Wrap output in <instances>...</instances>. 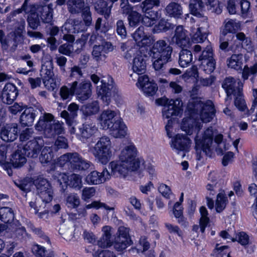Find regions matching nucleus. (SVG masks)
Here are the masks:
<instances>
[{
  "label": "nucleus",
  "mask_w": 257,
  "mask_h": 257,
  "mask_svg": "<svg viewBox=\"0 0 257 257\" xmlns=\"http://www.w3.org/2000/svg\"><path fill=\"white\" fill-rule=\"evenodd\" d=\"M101 83V85L96 88L98 97L102 100L104 105H108L110 102L113 86L104 80H102Z\"/></svg>",
  "instance_id": "nucleus-20"
},
{
  "label": "nucleus",
  "mask_w": 257,
  "mask_h": 257,
  "mask_svg": "<svg viewBox=\"0 0 257 257\" xmlns=\"http://www.w3.org/2000/svg\"><path fill=\"white\" fill-rule=\"evenodd\" d=\"M142 16L138 12L135 11L127 16L128 24L131 27H136L139 26L142 21Z\"/></svg>",
  "instance_id": "nucleus-56"
},
{
  "label": "nucleus",
  "mask_w": 257,
  "mask_h": 257,
  "mask_svg": "<svg viewBox=\"0 0 257 257\" xmlns=\"http://www.w3.org/2000/svg\"><path fill=\"white\" fill-rule=\"evenodd\" d=\"M96 193V189L94 187H85L82 191L81 198L85 202H88Z\"/></svg>",
  "instance_id": "nucleus-59"
},
{
  "label": "nucleus",
  "mask_w": 257,
  "mask_h": 257,
  "mask_svg": "<svg viewBox=\"0 0 257 257\" xmlns=\"http://www.w3.org/2000/svg\"><path fill=\"white\" fill-rule=\"evenodd\" d=\"M95 157L102 164L105 165L111 156V144L108 137H102L94 147Z\"/></svg>",
  "instance_id": "nucleus-7"
},
{
  "label": "nucleus",
  "mask_w": 257,
  "mask_h": 257,
  "mask_svg": "<svg viewBox=\"0 0 257 257\" xmlns=\"http://www.w3.org/2000/svg\"><path fill=\"white\" fill-rule=\"evenodd\" d=\"M149 57V54L146 52V50L141 51L139 49V52L133 59L132 69L134 73L138 75L144 74L146 71L147 61Z\"/></svg>",
  "instance_id": "nucleus-12"
},
{
  "label": "nucleus",
  "mask_w": 257,
  "mask_h": 257,
  "mask_svg": "<svg viewBox=\"0 0 257 257\" xmlns=\"http://www.w3.org/2000/svg\"><path fill=\"white\" fill-rule=\"evenodd\" d=\"M74 86V94L76 98L82 102L89 99L92 94V84L89 80H84L81 82L77 80L72 82Z\"/></svg>",
  "instance_id": "nucleus-11"
},
{
  "label": "nucleus",
  "mask_w": 257,
  "mask_h": 257,
  "mask_svg": "<svg viewBox=\"0 0 257 257\" xmlns=\"http://www.w3.org/2000/svg\"><path fill=\"white\" fill-rule=\"evenodd\" d=\"M216 110L213 104H204L201 108L200 116L204 122L210 121L215 115Z\"/></svg>",
  "instance_id": "nucleus-34"
},
{
  "label": "nucleus",
  "mask_w": 257,
  "mask_h": 257,
  "mask_svg": "<svg viewBox=\"0 0 257 257\" xmlns=\"http://www.w3.org/2000/svg\"><path fill=\"white\" fill-rule=\"evenodd\" d=\"M25 153L23 152L21 147H18L17 150L11 155L10 161V168H19L22 167L26 163L27 159Z\"/></svg>",
  "instance_id": "nucleus-24"
},
{
  "label": "nucleus",
  "mask_w": 257,
  "mask_h": 257,
  "mask_svg": "<svg viewBox=\"0 0 257 257\" xmlns=\"http://www.w3.org/2000/svg\"><path fill=\"white\" fill-rule=\"evenodd\" d=\"M20 132L18 124L16 123L7 124L2 128L0 136L2 140L6 142H12L16 140Z\"/></svg>",
  "instance_id": "nucleus-16"
},
{
  "label": "nucleus",
  "mask_w": 257,
  "mask_h": 257,
  "mask_svg": "<svg viewBox=\"0 0 257 257\" xmlns=\"http://www.w3.org/2000/svg\"><path fill=\"white\" fill-rule=\"evenodd\" d=\"M63 122H60L58 120L53 122L50 127L48 128V131L46 135L47 138L54 137L56 135H60L64 133V128Z\"/></svg>",
  "instance_id": "nucleus-38"
},
{
  "label": "nucleus",
  "mask_w": 257,
  "mask_h": 257,
  "mask_svg": "<svg viewBox=\"0 0 257 257\" xmlns=\"http://www.w3.org/2000/svg\"><path fill=\"white\" fill-rule=\"evenodd\" d=\"M191 140L186 135L177 134L172 140L171 147L178 151L188 152Z\"/></svg>",
  "instance_id": "nucleus-18"
},
{
  "label": "nucleus",
  "mask_w": 257,
  "mask_h": 257,
  "mask_svg": "<svg viewBox=\"0 0 257 257\" xmlns=\"http://www.w3.org/2000/svg\"><path fill=\"white\" fill-rule=\"evenodd\" d=\"M54 121V116L50 113L45 112L40 116L39 119L35 125V130L39 132H43L45 136L48 131V128L52 125Z\"/></svg>",
  "instance_id": "nucleus-21"
},
{
  "label": "nucleus",
  "mask_w": 257,
  "mask_h": 257,
  "mask_svg": "<svg viewBox=\"0 0 257 257\" xmlns=\"http://www.w3.org/2000/svg\"><path fill=\"white\" fill-rule=\"evenodd\" d=\"M44 145L43 137L38 136L34 137L27 142L23 146L22 150L28 158H37L40 155Z\"/></svg>",
  "instance_id": "nucleus-10"
},
{
  "label": "nucleus",
  "mask_w": 257,
  "mask_h": 257,
  "mask_svg": "<svg viewBox=\"0 0 257 257\" xmlns=\"http://www.w3.org/2000/svg\"><path fill=\"white\" fill-rule=\"evenodd\" d=\"M228 202L227 196L222 193H219L217 195V199L215 202V211L217 213H221L225 208Z\"/></svg>",
  "instance_id": "nucleus-42"
},
{
  "label": "nucleus",
  "mask_w": 257,
  "mask_h": 257,
  "mask_svg": "<svg viewBox=\"0 0 257 257\" xmlns=\"http://www.w3.org/2000/svg\"><path fill=\"white\" fill-rule=\"evenodd\" d=\"M158 87L154 82H147L142 85V90L146 96H153L156 93Z\"/></svg>",
  "instance_id": "nucleus-46"
},
{
  "label": "nucleus",
  "mask_w": 257,
  "mask_h": 257,
  "mask_svg": "<svg viewBox=\"0 0 257 257\" xmlns=\"http://www.w3.org/2000/svg\"><path fill=\"white\" fill-rule=\"evenodd\" d=\"M236 82L232 77H228L224 79L222 83V87L224 89L228 98L232 95H235L238 93H241L242 88L236 86Z\"/></svg>",
  "instance_id": "nucleus-23"
},
{
  "label": "nucleus",
  "mask_w": 257,
  "mask_h": 257,
  "mask_svg": "<svg viewBox=\"0 0 257 257\" xmlns=\"http://www.w3.org/2000/svg\"><path fill=\"white\" fill-rule=\"evenodd\" d=\"M202 124L198 120L193 117H184L181 124V129L186 132V134L191 136L194 132L197 131V134L194 138L195 149L197 156H199L201 152L209 157L211 156V145L213 142V130L211 126L207 128L202 134V136L199 137V132L202 128Z\"/></svg>",
  "instance_id": "nucleus-1"
},
{
  "label": "nucleus",
  "mask_w": 257,
  "mask_h": 257,
  "mask_svg": "<svg viewBox=\"0 0 257 257\" xmlns=\"http://www.w3.org/2000/svg\"><path fill=\"white\" fill-rule=\"evenodd\" d=\"M187 33V31L182 26H178L176 27L173 40L179 47L184 48L189 44V38Z\"/></svg>",
  "instance_id": "nucleus-25"
},
{
  "label": "nucleus",
  "mask_w": 257,
  "mask_h": 257,
  "mask_svg": "<svg viewBox=\"0 0 257 257\" xmlns=\"http://www.w3.org/2000/svg\"><path fill=\"white\" fill-rule=\"evenodd\" d=\"M174 27L175 25L174 24L169 22L168 20L162 18L160 15V18L157 20V23L152 29V31L154 34L167 32L173 30Z\"/></svg>",
  "instance_id": "nucleus-27"
},
{
  "label": "nucleus",
  "mask_w": 257,
  "mask_h": 257,
  "mask_svg": "<svg viewBox=\"0 0 257 257\" xmlns=\"http://www.w3.org/2000/svg\"><path fill=\"white\" fill-rule=\"evenodd\" d=\"M114 111H103L99 117L103 130L109 129L110 134L115 138H123L126 135L127 127L121 118L116 119Z\"/></svg>",
  "instance_id": "nucleus-5"
},
{
  "label": "nucleus",
  "mask_w": 257,
  "mask_h": 257,
  "mask_svg": "<svg viewBox=\"0 0 257 257\" xmlns=\"http://www.w3.org/2000/svg\"><path fill=\"white\" fill-rule=\"evenodd\" d=\"M82 13V17L83 20L82 21L85 25L88 28L92 25V14L90 11V9L88 7H86L82 10H80V12Z\"/></svg>",
  "instance_id": "nucleus-61"
},
{
  "label": "nucleus",
  "mask_w": 257,
  "mask_h": 257,
  "mask_svg": "<svg viewBox=\"0 0 257 257\" xmlns=\"http://www.w3.org/2000/svg\"><path fill=\"white\" fill-rule=\"evenodd\" d=\"M14 212L12 208L2 207L0 209V221L6 224L12 223L15 219Z\"/></svg>",
  "instance_id": "nucleus-37"
},
{
  "label": "nucleus",
  "mask_w": 257,
  "mask_h": 257,
  "mask_svg": "<svg viewBox=\"0 0 257 257\" xmlns=\"http://www.w3.org/2000/svg\"><path fill=\"white\" fill-rule=\"evenodd\" d=\"M69 159L68 167L72 171L86 170L90 167L89 162L84 160L78 153H69Z\"/></svg>",
  "instance_id": "nucleus-15"
},
{
  "label": "nucleus",
  "mask_w": 257,
  "mask_h": 257,
  "mask_svg": "<svg viewBox=\"0 0 257 257\" xmlns=\"http://www.w3.org/2000/svg\"><path fill=\"white\" fill-rule=\"evenodd\" d=\"M227 66L236 70H241L242 65V55L232 54L227 60Z\"/></svg>",
  "instance_id": "nucleus-39"
},
{
  "label": "nucleus",
  "mask_w": 257,
  "mask_h": 257,
  "mask_svg": "<svg viewBox=\"0 0 257 257\" xmlns=\"http://www.w3.org/2000/svg\"><path fill=\"white\" fill-rule=\"evenodd\" d=\"M201 101L193 100L189 102L186 107V111L189 114L188 117H193V115L201 113Z\"/></svg>",
  "instance_id": "nucleus-43"
},
{
  "label": "nucleus",
  "mask_w": 257,
  "mask_h": 257,
  "mask_svg": "<svg viewBox=\"0 0 257 257\" xmlns=\"http://www.w3.org/2000/svg\"><path fill=\"white\" fill-rule=\"evenodd\" d=\"M53 71L46 69V72L42 78L43 82L46 87L54 88L56 85L55 79L54 77Z\"/></svg>",
  "instance_id": "nucleus-47"
},
{
  "label": "nucleus",
  "mask_w": 257,
  "mask_h": 257,
  "mask_svg": "<svg viewBox=\"0 0 257 257\" xmlns=\"http://www.w3.org/2000/svg\"><path fill=\"white\" fill-rule=\"evenodd\" d=\"M64 29L68 33L78 34L87 30L88 27L81 20L74 19L71 24H66L64 26Z\"/></svg>",
  "instance_id": "nucleus-29"
},
{
  "label": "nucleus",
  "mask_w": 257,
  "mask_h": 257,
  "mask_svg": "<svg viewBox=\"0 0 257 257\" xmlns=\"http://www.w3.org/2000/svg\"><path fill=\"white\" fill-rule=\"evenodd\" d=\"M102 47L100 45H95L93 47L92 55L93 58L97 62L102 60L103 59L104 60L106 58L105 54L102 48H101Z\"/></svg>",
  "instance_id": "nucleus-60"
},
{
  "label": "nucleus",
  "mask_w": 257,
  "mask_h": 257,
  "mask_svg": "<svg viewBox=\"0 0 257 257\" xmlns=\"http://www.w3.org/2000/svg\"><path fill=\"white\" fill-rule=\"evenodd\" d=\"M110 178V173L105 168L102 172L97 171H91L86 176L85 181L89 185H97L105 182Z\"/></svg>",
  "instance_id": "nucleus-17"
},
{
  "label": "nucleus",
  "mask_w": 257,
  "mask_h": 257,
  "mask_svg": "<svg viewBox=\"0 0 257 257\" xmlns=\"http://www.w3.org/2000/svg\"><path fill=\"white\" fill-rule=\"evenodd\" d=\"M193 61L192 52L187 49H183L179 53L178 63L180 67L185 68L188 67Z\"/></svg>",
  "instance_id": "nucleus-36"
},
{
  "label": "nucleus",
  "mask_w": 257,
  "mask_h": 257,
  "mask_svg": "<svg viewBox=\"0 0 257 257\" xmlns=\"http://www.w3.org/2000/svg\"><path fill=\"white\" fill-rule=\"evenodd\" d=\"M66 204L69 207L77 208L80 204V199L77 194H70L66 198Z\"/></svg>",
  "instance_id": "nucleus-64"
},
{
  "label": "nucleus",
  "mask_w": 257,
  "mask_h": 257,
  "mask_svg": "<svg viewBox=\"0 0 257 257\" xmlns=\"http://www.w3.org/2000/svg\"><path fill=\"white\" fill-rule=\"evenodd\" d=\"M38 112L34 107H26L20 117V123L22 126H30L33 124Z\"/></svg>",
  "instance_id": "nucleus-22"
},
{
  "label": "nucleus",
  "mask_w": 257,
  "mask_h": 257,
  "mask_svg": "<svg viewBox=\"0 0 257 257\" xmlns=\"http://www.w3.org/2000/svg\"><path fill=\"white\" fill-rule=\"evenodd\" d=\"M235 23L232 20L228 21L225 25L224 28L223 29L221 35L224 37H228L227 40H234L235 38L234 34L235 33Z\"/></svg>",
  "instance_id": "nucleus-41"
},
{
  "label": "nucleus",
  "mask_w": 257,
  "mask_h": 257,
  "mask_svg": "<svg viewBox=\"0 0 257 257\" xmlns=\"http://www.w3.org/2000/svg\"><path fill=\"white\" fill-rule=\"evenodd\" d=\"M143 26L139 27L133 34V38L141 51L147 50V47L152 44L151 36L144 32Z\"/></svg>",
  "instance_id": "nucleus-14"
},
{
  "label": "nucleus",
  "mask_w": 257,
  "mask_h": 257,
  "mask_svg": "<svg viewBox=\"0 0 257 257\" xmlns=\"http://www.w3.org/2000/svg\"><path fill=\"white\" fill-rule=\"evenodd\" d=\"M181 102V98H177L175 99H169L166 97L164 96L161 98H159L156 100V104L159 106H164V109L168 106H171L173 104H175L178 102L179 104Z\"/></svg>",
  "instance_id": "nucleus-55"
},
{
  "label": "nucleus",
  "mask_w": 257,
  "mask_h": 257,
  "mask_svg": "<svg viewBox=\"0 0 257 257\" xmlns=\"http://www.w3.org/2000/svg\"><path fill=\"white\" fill-rule=\"evenodd\" d=\"M23 12L28 14L27 22L29 27L33 30H36L40 25V19L35 6L31 5L28 7L26 11Z\"/></svg>",
  "instance_id": "nucleus-26"
},
{
  "label": "nucleus",
  "mask_w": 257,
  "mask_h": 257,
  "mask_svg": "<svg viewBox=\"0 0 257 257\" xmlns=\"http://www.w3.org/2000/svg\"><path fill=\"white\" fill-rule=\"evenodd\" d=\"M102 18H98L96 20L95 24V30L98 35H105L109 29L108 24L105 22L103 24H102Z\"/></svg>",
  "instance_id": "nucleus-58"
},
{
  "label": "nucleus",
  "mask_w": 257,
  "mask_h": 257,
  "mask_svg": "<svg viewBox=\"0 0 257 257\" xmlns=\"http://www.w3.org/2000/svg\"><path fill=\"white\" fill-rule=\"evenodd\" d=\"M74 86H73L72 82L68 83L67 85L62 86L59 91V95L61 99L67 102L71 100L74 94Z\"/></svg>",
  "instance_id": "nucleus-35"
},
{
  "label": "nucleus",
  "mask_w": 257,
  "mask_h": 257,
  "mask_svg": "<svg viewBox=\"0 0 257 257\" xmlns=\"http://www.w3.org/2000/svg\"><path fill=\"white\" fill-rule=\"evenodd\" d=\"M33 251L37 257H54V256L53 251L47 250L44 247L38 244L33 247Z\"/></svg>",
  "instance_id": "nucleus-50"
},
{
  "label": "nucleus",
  "mask_w": 257,
  "mask_h": 257,
  "mask_svg": "<svg viewBox=\"0 0 257 257\" xmlns=\"http://www.w3.org/2000/svg\"><path fill=\"white\" fill-rule=\"evenodd\" d=\"M39 157L40 162L45 166L52 162L54 164L55 162L54 159V152L51 147H45L41 151Z\"/></svg>",
  "instance_id": "nucleus-31"
},
{
  "label": "nucleus",
  "mask_w": 257,
  "mask_h": 257,
  "mask_svg": "<svg viewBox=\"0 0 257 257\" xmlns=\"http://www.w3.org/2000/svg\"><path fill=\"white\" fill-rule=\"evenodd\" d=\"M214 56L212 48L208 46L198 55L200 68L206 74H211L216 68V61Z\"/></svg>",
  "instance_id": "nucleus-8"
},
{
  "label": "nucleus",
  "mask_w": 257,
  "mask_h": 257,
  "mask_svg": "<svg viewBox=\"0 0 257 257\" xmlns=\"http://www.w3.org/2000/svg\"><path fill=\"white\" fill-rule=\"evenodd\" d=\"M166 11L168 16L171 18L179 19L183 17L182 7L177 3L171 2L166 7Z\"/></svg>",
  "instance_id": "nucleus-28"
},
{
  "label": "nucleus",
  "mask_w": 257,
  "mask_h": 257,
  "mask_svg": "<svg viewBox=\"0 0 257 257\" xmlns=\"http://www.w3.org/2000/svg\"><path fill=\"white\" fill-rule=\"evenodd\" d=\"M97 131V128L92 123L84 122L78 126L77 138L82 142L87 141Z\"/></svg>",
  "instance_id": "nucleus-19"
},
{
  "label": "nucleus",
  "mask_w": 257,
  "mask_h": 257,
  "mask_svg": "<svg viewBox=\"0 0 257 257\" xmlns=\"http://www.w3.org/2000/svg\"><path fill=\"white\" fill-rule=\"evenodd\" d=\"M137 149L134 144L126 146L119 155V160L110 162V175L114 177H124L128 171H136L140 166V162L137 158Z\"/></svg>",
  "instance_id": "nucleus-2"
},
{
  "label": "nucleus",
  "mask_w": 257,
  "mask_h": 257,
  "mask_svg": "<svg viewBox=\"0 0 257 257\" xmlns=\"http://www.w3.org/2000/svg\"><path fill=\"white\" fill-rule=\"evenodd\" d=\"M39 197L45 203L50 202L53 198V190L50 182L43 177H38L34 181Z\"/></svg>",
  "instance_id": "nucleus-9"
},
{
  "label": "nucleus",
  "mask_w": 257,
  "mask_h": 257,
  "mask_svg": "<svg viewBox=\"0 0 257 257\" xmlns=\"http://www.w3.org/2000/svg\"><path fill=\"white\" fill-rule=\"evenodd\" d=\"M208 34L204 31L202 27H199L196 29L195 33L191 36V39L194 43H203L207 37Z\"/></svg>",
  "instance_id": "nucleus-45"
},
{
  "label": "nucleus",
  "mask_w": 257,
  "mask_h": 257,
  "mask_svg": "<svg viewBox=\"0 0 257 257\" xmlns=\"http://www.w3.org/2000/svg\"><path fill=\"white\" fill-rule=\"evenodd\" d=\"M3 149V150L0 147V166L7 171L9 176H12L13 174V170L10 168V163L6 161L7 150L4 148Z\"/></svg>",
  "instance_id": "nucleus-44"
},
{
  "label": "nucleus",
  "mask_w": 257,
  "mask_h": 257,
  "mask_svg": "<svg viewBox=\"0 0 257 257\" xmlns=\"http://www.w3.org/2000/svg\"><path fill=\"white\" fill-rule=\"evenodd\" d=\"M236 40L234 41L235 44H236L237 46H241L242 48L247 47L250 45L251 43L250 40L246 37L245 35L243 32H238L234 34Z\"/></svg>",
  "instance_id": "nucleus-52"
},
{
  "label": "nucleus",
  "mask_w": 257,
  "mask_h": 257,
  "mask_svg": "<svg viewBox=\"0 0 257 257\" xmlns=\"http://www.w3.org/2000/svg\"><path fill=\"white\" fill-rule=\"evenodd\" d=\"M85 208L87 209H90L91 208H95L96 209H99L101 208H103L107 211L114 210V207H110L106 204L100 202V201H93L90 204L86 205Z\"/></svg>",
  "instance_id": "nucleus-62"
},
{
  "label": "nucleus",
  "mask_w": 257,
  "mask_h": 257,
  "mask_svg": "<svg viewBox=\"0 0 257 257\" xmlns=\"http://www.w3.org/2000/svg\"><path fill=\"white\" fill-rule=\"evenodd\" d=\"M226 9L229 14H239V0H227Z\"/></svg>",
  "instance_id": "nucleus-63"
},
{
  "label": "nucleus",
  "mask_w": 257,
  "mask_h": 257,
  "mask_svg": "<svg viewBox=\"0 0 257 257\" xmlns=\"http://www.w3.org/2000/svg\"><path fill=\"white\" fill-rule=\"evenodd\" d=\"M58 175H53L54 179H57L59 183L61 194L64 195L67 194L68 186L79 190L82 186L81 177L80 175L72 174L69 177L66 174L61 172H56Z\"/></svg>",
  "instance_id": "nucleus-6"
},
{
  "label": "nucleus",
  "mask_w": 257,
  "mask_h": 257,
  "mask_svg": "<svg viewBox=\"0 0 257 257\" xmlns=\"http://www.w3.org/2000/svg\"><path fill=\"white\" fill-rule=\"evenodd\" d=\"M160 4V0H145L141 3V7L144 13H149V11H154L153 8L159 6Z\"/></svg>",
  "instance_id": "nucleus-51"
},
{
  "label": "nucleus",
  "mask_w": 257,
  "mask_h": 257,
  "mask_svg": "<svg viewBox=\"0 0 257 257\" xmlns=\"http://www.w3.org/2000/svg\"><path fill=\"white\" fill-rule=\"evenodd\" d=\"M173 48L165 40H159L147 47L146 52L152 57L153 66L156 71L163 70L164 65L171 61Z\"/></svg>",
  "instance_id": "nucleus-4"
},
{
  "label": "nucleus",
  "mask_w": 257,
  "mask_h": 257,
  "mask_svg": "<svg viewBox=\"0 0 257 257\" xmlns=\"http://www.w3.org/2000/svg\"><path fill=\"white\" fill-rule=\"evenodd\" d=\"M19 95L18 88L13 83H7L3 89L0 98L3 103L10 105L13 103Z\"/></svg>",
  "instance_id": "nucleus-13"
},
{
  "label": "nucleus",
  "mask_w": 257,
  "mask_h": 257,
  "mask_svg": "<svg viewBox=\"0 0 257 257\" xmlns=\"http://www.w3.org/2000/svg\"><path fill=\"white\" fill-rule=\"evenodd\" d=\"M234 98V105L236 108L241 111H244L247 109V106L245 103V100L243 99V94L242 90L241 91V93L236 94Z\"/></svg>",
  "instance_id": "nucleus-57"
},
{
  "label": "nucleus",
  "mask_w": 257,
  "mask_h": 257,
  "mask_svg": "<svg viewBox=\"0 0 257 257\" xmlns=\"http://www.w3.org/2000/svg\"><path fill=\"white\" fill-rule=\"evenodd\" d=\"M233 242L237 241L240 245L243 246L245 248L249 244V236L247 233L244 231H241L236 233L235 237L231 238Z\"/></svg>",
  "instance_id": "nucleus-48"
},
{
  "label": "nucleus",
  "mask_w": 257,
  "mask_h": 257,
  "mask_svg": "<svg viewBox=\"0 0 257 257\" xmlns=\"http://www.w3.org/2000/svg\"><path fill=\"white\" fill-rule=\"evenodd\" d=\"M67 4L71 13H79L80 10L85 8L84 0H68Z\"/></svg>",
  "instance_id": "nucleus-49"
},
{
  "label": "nucleus",
  "mask_w": 257,
  "mask_h": 257,
  "mask_svg": "<svg viewBox=\"0 0 257 257\" xmlns=\"http://www.w3.org/2000/svg\"><path fill=\"white\" fill-rule=\"evenodd\" d=\"M173 212L174 216L177 218V222L181 225L186 226L187 222L186 219L183 216V208L182 206L179 207H175V204L174 205L173 208Z\"/></svg>",
  "instance_id": "nucleus-53"
},
{
  "label": "nucleus",
  "mask_w": 257,
  "mask_h": 257,
  "mask_svg": "<svg viewBox=\"0 0 257 257\" xmlns=\"http://www.w3.org/2000/svg\"><path fill=\"white\" fill-rule=\"evenodd\" d=\"M183 102L181 100V103L178 104V102L174 103L171 106L166 107L167 108L163 111V116L167 119L171 118L173 116H177L183 112Z\"/></svg>",
  "instance_id": "nucleus-30"
},
{
  "label": "nucleus",
  "mask_w": 257,
  "mask_h": 257,
  "mask_svg": "<svg viewBox=\"0 0 257 257\" xmlns=\"http://www.w3.org/2000/svg\"><path fill=\"white\" fill-rule=\"evenodd\" d=\"M81 110L86 117L95 114L99 110V103L97 101H93L82 106Z\"/></svg>",
  "instance_id": "nucleus-40"
},
{
  "label": "nucleus",
  "mask_w": 257,
  "mask_h": 257,
  "mask_svg": "<svg viewBox=\"0 0 257 257\" xmlns=\"http://www.w3.org/2000/svg\"><path fill=\"white\" fill-rule=\"evenodd\" d=\"M248 189L250 194L253 195L255 197L251 208L253 215L256 218V215L257 216V185L252 183L249 185Z\"/></svg>",
  "instance_id": "nucleus-54"
},
{
  "label": "nucleus",
  "mask_w": 257,
  "mask_h": 257,
  "mask_svg": "<svg viewBox=\"0 0 257 257\" xmlns=\"http://www.w3.org/2000/svg\"><path fill=\"white\" fill-rule=\"evenodd\" d=\"M102 231V235L97 241L98 245L101 248H105L113 245L116 251L123 252L133 243L130 234V229L128 227L124 226H119L113 240L111 239V227L110 226H103Z\"/></svg>",
  "instance_id": "nucleus-3"
},
{
  "label": "nucleus",
  "mask_w": 257,
  "mask_h": 257,
  "mask_svg": "<svg viewBox=\"0 0 257 257\" xmlns=\"http://www.w3.org/2000/svg\"><path fill=\"white\" fill-rule=\"evenodd\" d=\"M108 1L98 0L94 4V8L97 13L104 15L105 18L109 17L112 6L109 5Z\"/></svg>",
  "instance_id": "nucleus-32"
},
{
  "label": "nucleus",
  "mask_w": 257,
  "mask_h": 257,
  "mask_svg": "<svg viewBox=\"0 0 257 257\" xmlns=\"http://www.w3.org/2000/svg\"><path fill=\"white\" fill-rule=\"evenodd\" d=\"M148 13H145V16L142 18L141 22L147 27H152L155 26L157 20L160 18V14L158 11H149Z\"/></svg>",
  "instance_id": "nucleus-33"
}]
</instances>
